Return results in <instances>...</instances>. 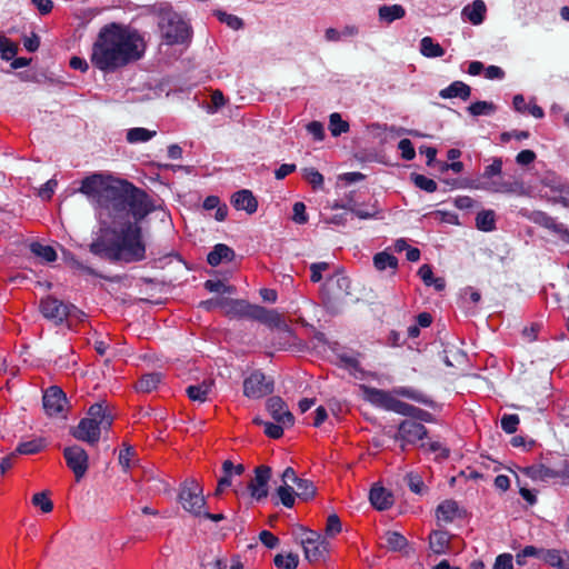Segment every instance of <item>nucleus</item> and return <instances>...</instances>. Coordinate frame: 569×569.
Masks as SVG:
<instances>
[{
    "label": "nucleus",
    "instance_id": "1",
    "mask_svg": "<svg viewBox=\"0 0 569 569\" xmlns=\"http://www.w3.org/2000/svg\"><path fill=\"white\" fill-rule=\"evenodd\" d=\"M144 49V40L138 31L112 23L99 32L92 47L91 62L101 71L111 72L139 60Z\"/></svg>",
    "mask_w": 569,
    "mask_h": 569
},
{
    "label": "nucleus",
    "instance_id": "2",
    "mask_svg": "<svg viewBox=\"0 0 569 569\" xmlns=\"http://www.w3.org/2000/svg\"><path fill=\"white\" fill-rule=\"evenodd\" d=\"M112 230V237H99L90 244L93 254L106 257L113 261L137 262L146 258V243L141 227L137 223L118 221Z\"/></svg>",
    "mask_w": 569,
    "mask_h": 569
},
{
    "label": "nucleus",
    "instance_id": "3",
    "mask_svg": "<svg viewBox=\"0 0 569 569\" xmlns=\"http://www.w3.org/2000/svg\"><path fill=\"white\" fill-rule=\"evenodd\" d=\"M124 180L101 172L92 173L81 181L79 192L96 207L102 224H108L116 203L123 190Z\"/></svg>",
    "mask_w": 569,
    "mask_h": 569
},
{
    "label": "nucleus",
    "instance_id": "4",
    "mask_svg": "<svg viewBox=\"0 0 569 569\" xmlns=\"http://www.w3.org/2000/svg\"><path fill=\"white\" fill-rule=\"evenodd\" d=\"M153 210L154 206L149 196L126 181L110 219L113 223H117L131 216L134 219L133 223L138 224Z\"/></svg>",
    "mask_w": 569,
    "mask_h": 569
},
{
    "label": "nucleus",
    "instance_id": "5",
    "mask_svg": "<svg viewBox=\"0 0 569 569\" xmlns=\"http://www.w3.org/2000/svg\"><path fill=\"white\" fill-rule=\"evenodd\" d=\"M112 417L102 403L92 405L84 418L71 430V435L83 442L96 445L103 430L112 425Z\"/></svg>",
    "mask_w": 569,
    "mask_h": 569
},
{
    "label": "nucleus",
    "instance_id": "6",
    "mask_svg": "<svg viewBox=\"0 0 569 569\" xmlns=\"http://www.w3.org/2000/svg\"><path fill=\"white\" fill-rule=\"evenodd\" d=\"M40 310L47 319L61 323L64 320L81 321L84 313L72 305H67L53 297H47L40 302Z\"/></svg>",
    "mask_w": 569,
    "mask_h": 569
},
{
    "label": "nucleus",
    "instance_id": "7",
    "mask_svg": "<svg viewBox=\"0 0 569 569\" xmlns=\"http://www.w3.org/2000/svg\"><path fill=\"white\" fill-rule=\"evenodd\" d=\"M202 487L196 479H187L179 491V502L184 511L194 517L202 516L206 507V499Z\"/></svg>",
    "mask_w": 569,
    "mask_h": 569
},
{
    "label": "nucleus",
    "instance_id": "8",
    "mask_svg": "<svg viewBox=\"0 0 569 569\" xmlns=\"http://www.w3.org/2000/svg\"><path fill=\"white\" fill-rule=\"evenodd\" d=\"M161 32L170 44L183 43L190 38L188 23L177 13H167L160 23Z\"/></svg>",
    "mask_w": 569,
    "mask_h": 569
},
{
    "label": "nucleus",
    "instance_id": "9",
    "mask_svg": "<svg viewBox=\"0 0 569 569\" xmlns=\"http://www.w3.org/2000/svg\"><path fill=\"white\" fill-rule=\"evenodd\" d=\"M220 309L229 317H250L261 321H267L266 309L252 306L246 300H234L229 298H220Z\"/></svg>",
    "mask_w": 569,
    "mask_h": 569
},
{
    "label": "nucleus",
    "instance_id": "10",
    "mask_svg": "<svg viewBox=\"0 0 569 569\" xmlns=\"http://www.w3.org/2000/svg\"><path fill=\"white\" fill-rule=\"evenodd\" d=\"M273 391V381L263 372L256 370L243 380V395L250 399H260Z\"/></svg>",
    "mask_w": 569,
    "mask_h": 569
},
{
    "label": "nucleus",
    "instance_id": "11",
    "mask_svg": "<svg viewBox=\"0 0 569 569\" xmlns=\"http://www.w3.org/2000/svg\"><path fill=\"white\" fill-rule=\"evenodd\" d=\"M428 431L423 425L416 420H405L398 427L395 439L401 442L402 451L408 445H417L427 438Z\"/></svg>",
    "mask_w": 569,
    "mask_h": 569
},
{
    "label": "nucleus",
    "instance_id": "12",
    "mask_svg": "<svg viewBox=\"0 0 569 569\" xmlns=\"http://www.w3.org/2000/svg\"><path fill=\"white\" fill-rule=\"evenodd\" d=\"M63 457L67 466L72 470L77 481L87 472L89 467V457L84 449L79 446H70L63 449Z\"/></svg>",
    "mask_w": 569,
    "mask_h": 569
},
{
    "label": "nucleus",
    "instance_id": "13",
    "mask_svg": "<svg viewBox=\"0 0 569 569\" xmlns=\"http://www.w3.org/2000/svg\"><path fill=\"white\" fill-rule=\"evenodd\" d=\"M303 551L309 562H317L325 558L329 550V543L320 535L309 531L302 540Z\"/></svg>",
    "mask_w": 569,
    "mask_h": 569
},
{
    "label": "nucleus",
    "instance_id": "14",
    "mask_svg": "<svg viewBox=\"0 0 569 569\" xmlns=\"http://www.w3.org/2000/svg\"><path fill=\"white\" fill-rule=\"evenodd\" d=\"M477 188L487 190L493 193H505L517 197H525L528 194V190L521 180L515 179L512 181H482Z\"/></svg>",
    "mask_w": 569,
    "mask_h": 569
},
{
    "label": "nucleus",
    "instance_id": "15",
    "mask_svg": "<svg viewBox=\"0 0 569 569\" xmlns=\"http://www.w3.org/2000/svg\"><path fill=\"white\" fill-rule=\"evenodd\" d=\"M67 406V398L61 388L49 387L43 395V408L49 416L62 413Z\"/></svg>",
    "mask_w": 569,
    "mask_h": 569
},
{
    "label": "nucleus",
    "instance_id": "16",
    "mask_svg": "<svg viewBox=\"0 0 569 569\" xmlns=\"http://www.w3.org/2000/svg\"><path fill=\"white\" fill-rule=\"evenodd\" d=\"M271 477V469L267 466H260L256 469L254 477L248 485L250 495L256 500H261L268 496V482Z\"/></svg>",
    "mask_w": 569,
    "mask_h": 569
},
{
    "label": "nucleus",
    "instance_id": "17",
    "mask_svg": "<svg viewBox=\"0 0 569 569\" xmlns=\"http://www.w3.org/2000/svg\"><path fill=\"white\" fill-rule=\"evenodd\" d=\"M267 410L271 417L282 426H292L295 418L286 402L280 397H271L267 401Z\"/></svg>",
    "mask_w": 569,
    "mask_h": 569
},
{
    "label": "nucleus",
    "instance_id": "18",
    "mask_svg": "<svg viewBox=\"0 0 569 569\" xmlns=\"http://www.w3.org/2000/svg\"><path fill=\"white\" fill-rule=\"evenodd\" d=\"M231 203L237 210H244L249 214L254 213L258 209V201L248 189L234 192L231 197Z\"/></svg>",
    "mask_w": 569,
    "mask_h": 569
},
{
    "label": "nucleus",
    "instance_id": "19",
    "mask_svg": "<svg viewBox=\"0 0 569 569\" xmlns=\"http://www.w3.org/2000/svg\"><path fill=\"white\" fill-rule=\"evenodd\" d=\"M487 14V7L482 0H475L470 4H467L462 11L461 17L465 21L470 22L473 26H479L485 21Z\"/></svg>",
    "mask_w": 569,
    "mask_h": 569
},
{
    "label": "nucleus",
    "instance_id": "20",
    "mask_svg": "<svg viewBox=\"0 0 569 569\" xmlns=\"http://www.w3.org/2000/svg\"><path fill=\"white\" fill-rule=\"evenodd\" d=\"M460 516L458 503L455 500L442 501L437 510L436 518L439 522L449 523Z\"/></svg>",
    "mask_w": 569,
    "mask_h": 569
},
{
    "label": "nucleus",
    "instance_id": "21",
    "mask_svg": "<svg viewBox=\"0 0 569 569\" xmlns=\"http://www.w3.org/2000/svg\"><path fill=\"white\" fill-rule=\"evenodd\" d=\"M568 552L557 549H543L541 559L551 567L557 569H569Z\"/></svg>",
    "mask_w": 569,
    "mask_h": 569
},
{
    "label": "nucleus",
    "instance_id": "22",
    "mask_svg": "<svg viewBox=\"0 0 569 569\" xmlns=\"http://www.w3.org/2000/svg\"><path fill=\"white\" fill-rule=\"evenodd\" d=\"M369 499L378 510H386L392 505V496L382 487L375 486L370 490Z\"/></svg>",
    "mask_w": 569,
    "mask_h": 569
},
{
    "label": "nucleus",
    "instance_id": "23",
    "mask_svg": "<svg viewBox=\"0 0 569 569\" xmlns=\"http://www.w3.org/2000/svg\"><path fill=\"white\" fill-rule=\"evenodd\" d=\"M471 89L462 81H455L449 87L440 91V97L445 99L461 98L467 100L470 97Z\"/></svg>",
    "mask_w": 569,
    "mask_h": 569
},
{
    "label": "nucleus",
    "instance_id": "24",
    "mask_svg": "<svg viewBox=\"0 0 569 569\" xmlns=\"http://www.w3.org/2000/svg\"><path fill=\"white\" fill-rule=\"evenodd\" d=\"M523 471L532 480H540V481H547L549 479L557 478L559 476V472L550 469L549 467H547L545 465L530 466V467H527Z\"/></svg>",
    "mask_w": 569,
    "mask_h": 569
},
{
    "label": "nucleus",
    "instance_id": "25",
    "mask_svg": "<svg viewBox=\"0 0 569 569\" xmlns=\"http://www.w3.org/2000/svg\"><path fill=\"white\" fill-rule=\"evenodd\" d=\"M373 266L378 271L391 269L395 273L398 268V259L387 251H381L373 256Z\"/></svg>",
    "mask_w": 569,
    "mask_h": 569
},
{
    "label": "nucleus",
    "instance_id": "26",
    "mask_svg": "<svg viewBox=\"0 0 569 569\" xmlns=\"http://www.w3.org/2000/svg\"><path fill=\"white\" fill-rule=\"evenodd\" d=\"M363 397L366 400H368L372 405H376V406L387 409L390 398H391V395L383 390L365 387L363 388Z\"/></svg>",
    "mask_w": 569,
    "mask_h": 569
},
{
    "label": "nucleus",
    "instance_id": "27",
    "mask_svg": "<svg viewBox=\"0 0 569 569\" xmlns=\"http://www.w3.org/2000/svg\"><path fill=\"white\" fill-rule=\"evenodd\" d=\"M420 53L426 58H439L445 54V49L427 36L420 40Z\"/></svg>",
    "mask_w": 569,
    "mask_h": 569
},
{
    "label": "nucleus",
    "instance_id": "28",
    "mask_svg": "<svg viewBox=\"0 0 569 569\" xmlns=\"http://www.w3.org/2000/svg\"><path fill=\"white\" fill-rule=\"evenodd\" d=\"M234 252L231 248L226 244L219 243L208 254V263L216 267L223 260H232Z\"/></svg>",
    "mask_w": 569,
    "mask_h": 569
},
{
    "label": "nucleus",
    "instance_id": "29",
    "mask_svg": "<svg viewBox=\"0 0 569 569\" xmlns=\"http://www.w3.org/2000/svg\"><path fill=\"white\" fill-rule=\"evenodd\" d=\"M212 389L211 381H203L187 388V395L192 401L204 402Z\"/></svg>",
    "mask_w": 569,
    "mask_h": 569
},
{
    "label": "nucleus",
    "instance_id": "30",
    "mask_svg": "<svg viewBox=\"0 0 569 569\" xmlns=\"http://www.w3.org/2000/svg\"><path fill=\"white\" fill-rule=\"evenodd\" d=\"M380 20L391 23L395 20L402 19L406 14V10L400 4L381 6L378 10Z\"/></svg>",
    "mask_w": 569,
    "mask_h": 569
},
{
    "label": "nucleus",
    "instance_id": "31",
    "mask_svg": "<svg viewBox=\"0 0 569 569\" xmlns=\"http://www.w3.org/2000/svg\"><path fill=\"white\" fill-rule=\"evenodd\" d=\"M430 549L437 553H446L449 546V536L445 531H435L429 537Z\"/></svg>",
    "mask_w": 569,
    "mask_h": 569
},
{
    "label": "nucleus",
    "instance_id": "32",
    "mask_svg": "<svg viewBox=\"0 0 569 569\" xmlns=\"http://www.w3.org/2000/svg\"><path fill=\"white\" fill-rule=\"evenodd\" d=\"M157 132L154 130H149L146 128H131L127 131V141L129 143H140V142H147L151 140Z\"/></svg>",
    "mask_w": 569,
    "mask_h": 569
},
{
    "label": "nucleus",
    "instance_id": "33",
    "mask_svg": "<svg viewBox=\"0 0 569 569\" xmlns=\"http://www.w3.org/2000/svg\"><path fill=\"white\" fill-rule=\"evenodd\" d=\"M161 379L162 377L160 373H147L140 378L136 385V388L140 392H151L158 387V385L161 382Z\"/></svg>",
    "mask_w": 569,
    "mask_h": 569
},
{
    "label": "nucleus",
    "instance_id": "34",
    "mask_svg": "<svg viewBox=\"0 0 569 569\" xmlns=\"http://www.w3.org/2000/svg\"><path fill=\"white\" fill-rule=\"evenodd\" d=\"M476 226L481 231H492L496 228V214L493 210H482L476 217Z\"/></svg>",
    "mask_w": 569,
    "mask_h": 569
},
{
    "label": "nucleus",
    "instance_id": "35",
    "mask_svg": "<svg viewBox=\"0 0 569 569\" xmlns=\"http://www.w3.org/2000/svg\"><path fill=\"white\" fill-rule=\"evenodd\" d=\"M30 250L34 256L41 258L46 262H52L57 259V253L50 246L33 242L30 244Z\"/></svg>",
    "mask_w": 569,
    "mask_h": 569
},
{
    "label": "nucleus",
    "instance_id": "36",
    "mask_svg": "<svg viewBox=\"0 0 569 569\" xmlns=\"http://www.w3.org/2000/svg\"><path fill=\"white\" fill-rule=\"evenodd\" d=\"M349 123L345 121L340 113L335 112L329 118V130L333 137H338L349 131Z\"/></svg>",
    "mask_w": 569,
    "mask_h": 569
},
{
    "label": "nucleus",
    "instance_id": "37",
    "mask_svg": "<svg viewBox=\"0 0 569 569\" xmlns=\"http://www.w3.org/2000/svg\"><path fill=\"white\" fill-rule=\"evenodd\" d=\"M46 447V441L42 438L32 439L21 442L17 447V452L21 455H34L40 452Z\"/></svg>",
    "mask_w": 569,
    "mask_h": 569
},
{
    "label": "nucleus",
    "instance_id": "38",
    "mask_svg": "<svg viewBox=\"0 0 569 569\" xmlns=\"http://www.w3.org/2000/svg\"><path fill=\"white\" fill-rule=\"evenodd\" d=\"M297 486V497L302 500H309L316 495V487L313 482L308 479L299 478L296 482Z\"/></svg>",
    "mask_w": 569,
    "mask_h": 569
},
{
    "label": "nucleus",
    "instance_id": "39",
    "mask_svg": "<svg viewBox=\"0 0 569 569\" xmlns=\"http://www.w3.org/2000/svg\"><path fill=\"white\" fill-rule=\"evenodd\" d=\"M386 545L390 550L400 551L407 546V539L396 531H389L385 535Z\"/></svg>",
    "mask_w": 569,
    "mask_h": 569
},
{
    "label": "nucleus",
    "instance_id": "40",
    "mask_svg": "<svg viewBox=\"0 0 569 569\" xmlns=\"http://www.w3.org/2000/svg\"><path fill=\"white\" fill-rule=\"evenodd\" d=\"M18 52V44L6 36H0V54L3 60H12Z\"/></svg>",
    "mask_w": 569,
    "mask_h": 569
},
{
    "label": "nucleus",
    "instance_id": "41",
    "mask_svg": "<svg viewBox=\"0 0 569 569\" xmlns=\"http://www.w3.org/2000/svg\"><path fill=\"white\" fill-rule=\"evenodd\" d=\"M277 495L284 507H293L297 495L290 485H281L277 489Z\"/></svg>",
    "mask_w": 569,
    "mask_h": 569
},
{
    "label": "nucleus",
    "instance_id": "42",
    "mask_svg": "<svg viewBox=\"0 0 569 569\" xmlns=\"http://www.w3.org/2000/svg\"><path fill=\"white\" fill-rule=\"evenodd\" d=\"M496 106L488 101H477L468 107L469 112L472 116H489L496 111Z\"/></svg>",
    "mask_w": 569,
    "mask_h": 569
},
{
    "label": "nucleus",
    "instance_id": "43",
    "mask_svg": "<svg viewBox=\"0 0 569 569\" xmlns=\"http://www.w3.org/2000/svg\"><path fill=\"white\" fill-rule=\"evenodd\" d=\"M502 160L501 158H493L492 162L485 167L482 173V181H493L492 178L500 176L502 172Z\"/></svg>",
    "mask_w": 569,
    "mask_h": 569
},
{
    "label": "nucleus",
    "instance_id": "44",
    "mask_svg": "<svg viewBox=\"0 0 569 569\" xmlns=\"http://www.w3.org/2000/svg\"><path fill=\"white\" fill-rule=\"evenodd\" d=\"M298 556L293 553L277 555L274 558V565L282 569H296L298 567Z\"/></svg>",
    "mask_w": 569,
    "mask_h": 569
},
{
    "label": "nucleus",
    "instance_id": "45",
    "mask_svg": "<svg viewBox=\"0 0 569 569\" xmlns=\"http://www.w3.org/2000/svg\"><path fill=\"white\" fill-rule=\"evenodd\" d=\"M32 505L44 513L51 512L53 509V503L44 491L33 495Z\"/></svg>",
    "mask_w": 569,
    "mask_h": 569
},
{
    "label": "nucleus",
    "instance_id": "46",
    "mask_svg": "<svg viewBox=\"0 0 569 569\" xmlns=\"http://www.w3.org/2000/svg\"><path fill=\"white\" fill-rule=\"evenodd\" d=\"M412 181L418 188L427 192H435L437 190L436 181L423 174H412Z\"/></svg>",
    "mask_w": 569,
    "mask_h": 569
},
{
    "label": "nucleus",
    "instance_id": "47",
    "mask_svg": "<svg viewBox=\"0 0 569 569\" xmlns=\"http://www.w3.org/2000/svg\"><path fill=\"white\" fill-rule=\"evenodd\" d=\"M224 104L226 99L223 93L220 90H216L211 93L210 103L207 106V112L213 114Z\"/></svg>",
    "mask_w": 569,
    "mask_h": 569
},
{
    "label": "nucleus",
    "instance_id": "48",
    "mask_svg": "<svg viewBox=\"0 0 569 569\" xmlns=\"http://www.w3.org/2000/svg\"><path fill=\"white\" fill-rule=\"evenodd\" d=\"M387 410H392L401 415L412 416L416 408L408 403L401 402L391 396Z\"/></svg>",
    "mask_w": 569,
    "mask_h": 569
},
{
    "label": "nucleus",
    "instance_id": "49",
    "mask_svg": "<svg viewBox=\"0 0 569 569\" xmlns=\"http://www.w3.org/2000/svg\"><path fill=\"white\" fill-rule=\"evenodd\" d=\"M303 178L312 186L313 189L321 188L323 184V176L313 168L305 169Z\"/></svg>",
    "mask_w": 569,
    "mask_h": 569
},
{
    "label": "nucleus",
    "instance_id": "50",
    "mask_svg": "<svg viewBox=\"0 0 569 569\" xmlns=\"http://www.w3.org/2000/svg\"><path fill=\"white\" fill-rule=\"evenodd\" d=\"M330 264L328 262H316L310 266V280L315 283L320 282L323 279V272L328 271Z\"/></svg>",
    "mask_w": 569,
    "mask_h": 569
},
{
    "label": "nucleus",
    "instance_id": "51",
    "mask_svg": "<svg viewBox=\"0 0 569 569\" xmlns=\"http://www.w3.org/2000/svg\"><path fill=\"white\" fill-rule=\"evenodd\" d=\"M256 423H262L264 426V432L268 437L278 439L283 435V428L281 423L262 422L260 419H254Z\"/></svg>",
    "mask_w": 569,
    "mask_h": 569
},
{
    "label": "nucleus",
    "instance_id": "52",
    "mask_svg": "<svg viewBox=\"0 0 569 569\" xmlns=\"http://www.w3.org/2000/svg\"><path fill=\"white\" fill-rule=\"evenodd\" d=\"M519 417L517 415H505L501 418V428L507 433H513L519 425Z\"/></svg>",
    "mask_w": 569,
    "mask_h": 569
},
{
    "label": "nucleus",
    "instance_id": "53",
    "mask_svg": "<svg viewBox=\"0 0 569 569\" xmlns=\"http://www.w3.org/2000/svg\"><path fill=\"white\" fill-rule=\"evenodd\" d=\"M218 19L226 23L228 27H230L233 30H238L242 27V20L238 18L237 16L229 14L226 12H218Z\"/></svg>",
    "mask_w": 569,
    "mask_h": 569
},
{
    "label": "nucleus",
    "instance_id": "54",
    "mask_svg": "<svg viewBox=\"0 0 569 569\" xmlns=\"http://www.w3.org/2000/svg\"><path fill=\"white\" fill-rule=\"evenodd\" d=\"M398 148L401 151V157L405 160H412L416 157L413 144L409 139H402L398 143Z\"/></svg>",
    "mask_w": 569,
    "mask_h": 569
},
{
    "label": "nucleus",
    "instance_id": "55",
    "mask_svg": "<svg viewBox=\"0 0 569 569\" xmlns=\"http://www.w3.org/2000/svg\"><path fill=\"white\" fill-rule=\"evenodd\" d=\"M204 287L210 292L232 293L234 291L233 287L226 286L222 281H219V280L218 281L208 280V281H206Z\"/></svg>",
    "mask_w": 569,
    "mask_h": 569
},
{
    "label": "nucleus",
    "instance_id": "56",
    "mask_svg": "<svg viewBox=\"0 0 569 569\" xmlns=\"http://www.w3.org/2000/svg\"><path fill=\"white\" fill-rule=\"evenodd\" d=\"M341 531V522L337 515H330L327 519L326 532L328 536H336Z\"/></svg>",
    "mask_w": 569,
    "mask_h": 569
},
{
    "label": "nucleus",
    "instance_id": "57",
    "mask_svg": "<svg viewBox=\"0 0 569 569\" xmlns=\"http://www.w3.org/2000/svg\"><path fill=\"white\" fill-rule=\"evenodd\" d=\"M297 223H306L308 221V216L306 213V206L303 202H296L293 204V218Z\"/></svg>",
    "mask_w": 569,
    "mask_h": 569
},
{
    "label": "nucleus",
    "instance_id": "58",
    "mask_svg": "<svg viewBox=\"0 0 569 569\" xmlns=\"http://www.w3.org/2000/svg\"><path fill=\"white\" fill-rule=\"evenodd\" d=\"M512 556L510 553H502L496 558L492 569H512Z\"/></svg>",
    "mask_w": 569,
    "mask_h": 569
},
{
    "label": "nucleus",
    "instance_id": "59",
    "mask_svg": "<svg viewBox=\"0 0 569 569\" xmlns=\"http://www.w3.org/2000/svg\"><path fill=\"white\" fill-rule=\"evenodd\" d=\"M331 284H337L340 289L347 290L349 288V279L342 274L337 273L327 278L325 287Z\"/></svg>",
    "mask_w": 569,
    "mask_h": 569
},
{
    "label": "nucleus",
    "instance_id": "60",
    "mask_svg": "<svg viewBox=\"0 0 569 569\" xmlns=\"http://www.w3.org/2000/svg\"><path fill=\"white\" fill-rule=\"evenodd\" d=\"M260 541L267 547V548H276L279 543V539L270 531L262 530L259 535Z\"/></svg>",
    "mask_w": 569,
    "mask_h": 569
},
{
    "label": "nucleus",
    "instance_id": "61",
    "mask_svg": "<svg viewBox=\"0 0 569 569\" xmlns=\"http://www.w3.org/2000/svg\"><path fill=\"white\" fill-rule=\"evenodd\" d=\"M57 184L58 183L54 179H50L40 188L39 196L44 200H49L54 193Z\"/></svg>",
    "mask_w": 569,
    "mask_h": 569
},
{
    "label": "nucleus",
    "instance_id": "62",
    "mask_svg": "<svg viewBox=\"0 0 569 569\" xmlns=\"http://www.w3.org/2000/svg\"><path fill=\"white\" fill-rule=\"evenodd\" d=\"M134 456V450L131 447L122 449L119 453V462L127 470L131 466V459Z\"/></svg>",
    "mask_w": 569,
    "mask_h": 569
},
{
    "label": "nucleus",
    "instance_id": "63",
    "mask_svg": "<svg viewBox=\"0 0 569 569\" xmlns=\"http://www.w3.org/2000/svg\"><path fill=\"white\" fill-rule=\"evenodd\" d=\"M408 486L410 490L415 493H422L423 491V481L419 476L408 475L407 477Z\"/></svg>",
    "mask_w": 569,
    "mask_h": 569
},
{
    "label": "nucleus",
    "instance_id": "64",
    "mask_svg": "<svg viewBox=\"0 0 569 569\" xmlns=\"http://www.w3.org/2000/svg\"><path fill=\"white\" fill-rule=\"evenodd\" d=\"M307 130L315 137L316 140H322L325 137L323 126L318 121L308 123Z\"/></svg>",
    "mask_w": 569,
    "mask_h": 569
}]
</instances>
